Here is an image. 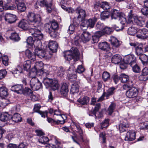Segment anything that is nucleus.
Returning a JSON list of instances; mask_svg holds the SVG:
<instances>
[{"instance_id": "5", "label": "nucleus", "mask_w": 148, "mask_h": 148, "mask_svg": "<svg viewBox=\"0 0 148 148\" xmlns=\"http://www.w3.org/2000/svg\"><path fill=\"white\" fill-rule=\"evenodd\" d=\"M27 19L33 23V27L37 28L40 26L41 21V17L38 14H36L32 12H29L27 14Z\"/></svg>"}, {"instance_id": "41", "label": "nucleus", "mask_w": 148, "mask_h": 148, "mask_svg": "<svg viewBox=\"0 0 148 148\" xmlns=\"http://www.w3.org/2000/svg\"><path fill=\"white\" fill-rule=\"evenodd\" d=\"M59 118L60 120H58L56 121L58 122L57 125L59 123L61 124H64L65 122V120L66 119V117L64 114H61L59 116Z\"/></svg>"}, {"instance_id": "47", "label": "nucleus", "mask_w": 148, "mask_h": 148, "mask_svg": "<svg viewBox=\"0 0 148 148\" xmlns=\"http://www.w3.org/2000/svg\"><path fill=\"white\" fill-rule=\"evenodd\" d=\"M99 6L103 10H108L110 8L109 4L106 2H101L99 5Z\"/></svg>"}, {"instance_id": "57", "label": "nucleus", "mask_w": 148, "mask_h": 148, "mask_svg": "<svg viewBox=\"0 0 148 148\" xmlns=\"http://www.w3.org/2000/svg\"><path fill=\"white\" fill-rule=\"evenodd\" d=\"M100 16L102 20H104L108 18L109 17L108 13L106 11L103 12L101 13Z\"/></svg>"}, {"instance_id": "37", "label": "nucleus", "mask_w": 148, "mask_h": 148, "mask_svg": "<svg viewBox=\"0 0 148 148\" xmlns=\"http://www.w3.org/2000/svg\"><path fill=\"white\" fill-rule=\"evenodd\" d=\"M102 78L104 82L108 81L110 79V74L107 71H104L102 73Z\"/></svg>"}, {"instance_id": "53", "label": "nucleus", "mask_w": 148, "mask_h": 148, "mask_svg": "<svg viewBox=\"0 0 148 148\" xmlns=\"http://www.w3.org/2000/svg\"><path fill=\"white\" fill-rule=\"evenodd\" d=\"M101 107V104L100 103H97L95 106L92 112V114L95 116V118L96 119L97 118V117L96 116V114L97 112L99 109Z\"/></svg>"}, {"instance_id": "22", "label": "nucleus", "mask_w": 148, "mask_h": 148, "mask_svg": "<svg viewBox=\"0 0 148 148\" xmlns=\"http://www.w3.org/2000/svg\"><path fill=\"white\" fill-rule=\"evenodd\" d=\"M111 16L112 19H116L121 15H123V13L120 12L119 11L115 9H113L111 12Z\"/></svg>"}, {"instance_id": "52", "label": "nucleus", "mask_w": 148, "mask_h": 148, "mask_svg": "<svg viewBox=\"0 0 148 148\" xmlns=\"http://www.w3.org/2000/svg\"><path fill=\"white\" fill-rule=\"evenodd\" d=\"M10 38L11 40L15 41H19L20 39L18 34L15 33L11 34Z\"/></svg>"}, {"instance_id": "2", "label": "nucleus", "mask_w": 148, "mask_h": 148, "mask_svg": "<svg viewBox=\"0 0 148 148\" xmlns=\"http://www.w3.org/2000/svg\"><path fill=\"white\" fill-rule=\"evenodd\" d=\"M45 27L47 32L49 33L51 37L53 38L58 37L59 34L57 31L58 25L57 22H52L45 24Z\"/></svg>"}, {"instance_id": "9", "label": "nucleus", "mask_w": 148, "mask_h": 148, "mask_svg": "<svg viewBox=\"0 0 148 148\" xmlns=\"http://www.w3.org/2000/svg\"><path fill=\"white\" fill-rule=\"evenodd\" d=\"M35 52L36 55L40 58L48 59L51 58L52 55L51 53H50V55H48L44 50L41 49H36Z\"/></svg>"}, {"instance_id": "64", "label": "nucleus", "mask_w": 148, "mask_h": 148, "mask_svg": "<svg viewBox=\"0 0 148 148\" xmlns=\"http://www.w3.org/2000/svg\"><path fill=\"white\" fill-rule=\"evenodd\" d=\"M47 121L48 122L51 123L53 126H55L57 125V123L58 122H57L56 121H55L51 118H49L47 117Z\"/></svg>"}, {"instance_id": "55", "label": "nucleus", "mask_w": 148, "mask_h": 148, "mask_svg": "<svg viewBox=\"0 0 148 148\" xmlns=\"http://www.w3.org/2000/svg\"><path fill=\"white\" fill-rule=\"evenodd\" d=\"M132 70L133 71L136 73H140V66L136 63L132 65Z\"/></svg>"}, {"instance_id": "34", "label": "nucleus", "mask_w": 148, "mask_h": 148, "mask_svg": "<svg viewBox=\"0 0 148 148\" xmlns=\"http://www.w3.org/2000/svg\"><path fill=\"white\" fill-rule=\"evenodd\" d=\"M139 59L143 65L146 66L148 65V56L144 54H142L140 56Z\"/></svg>"}, {"instance_id": "30", "label": "nucleus", "mask_w": 148, "mask_h": 148, "mask_svg": "<svg viewBox=\"0 0 148 148\" xmlns=\"http://www.w3.org/2000/svg\"><path fill=\"white\" fill-rule=\"evenodd\" d=\"M121 57L120 55L116 54L112 56L111 61L113 63L116 64H118L121 62Z\"/></svg>"}, {"instance_id": "43", "label": "nucleus", "mask_w": 148, "mask_h": 148, "mask_svg": "<svg viewBox=\"0 0 148 148\" xmlns=\"http://www.w3.org/2000/svg\"><path fill=\"white\" fill-rule=\"evenodd\" d=\"M18 11L21 12L24 11L26 9V7L24 3H18L16 4Z\"/></svg>"}, {"instance_id": "35", "label": "nucleus", "mask_w": 148, "mask_h": 148, "mask_svg": "<svg viewBox=\"0 0 148 148\" xmlns=\"http://www.w3.org/2000/svg\"><path fill=\"white\" fill-rule=\"evenodd\" d=\"M143 49L144 46L142 44L139 45L137 47H136L135 49L136 54L140 56L142 54H143V53L144 52Z\"/></svg>"}, {"instance_id": "54", "label": "nucleus", "mask_w": 148, "mask_h": 148, "mask_svg": "<svg viewBox=\"0 0 148 148\" xmlns=\"http://www.w3.org/2000/svg\"><path fill=\"white\" fill-rule=\"evenodd\" d=\"M124 16L125 15L123 13V15H121L119 17V21L120 23L123 25L125 24L126 23H128L127 22L128 20L127 21L126 20V18ZM128 24L129 23H128Z\"/></svg>"}, {"instance_id": "20", "label": "nucleus", "mask_w": 148, "mask_h": 148, "mask_svg": "<svg viewBox=\"0 0 148 148\" xmlns=\"http://www.w3.org/2000/svg\"><path fill=\"white\" fill-rule=\"evenodd\" d=\"M76 12L78 14V18H81V19L84 20L86 16V15L85 11L80 8H77L76 9Z\"/></svg>"}, {"instance_id": "48", "label": "nucleus", "mask_w": 148, "mask_h": 148, "mask_svg": "<svg viewBox=\"0 0 148 148\" xmlns=\"http://www.w3.org/2000/svg\"><path fill=\"white\" fill-rule=\"evenodd\" d=\"M64 72L65 70L62 67H60L57 69V75L60 77H62L64 75Z\"/></svg>"}, {"instance_id": "46", "label": "nucleus", "mask_w": 148, "mask_h": 148, "mask_svg": "<svg viewBox=\"0 0 148 148\" xmlns=\"http://www.w3.org/2000/svg\"><path fill=\"white\" fill-rule=\"evenodd\" d=\"M39 142L42 144H47L49 141L48 137L45 136H42L39 139Z\"/></svg>"}, {"instance_id": "6", "label": "nucleus", "mask_w": 148, "mask_h": 148, "mask_svg": "<svg viewBox=\"0 0 148 148\" xmlns=\"http://www.w3.org/2000/svg\"><path fill=\"white\" fill-rule=\"evenodd\" d=\"M52 0H43L41 1V0H38L36 3V7L38 8V6L40 7L45 6L46 7L47 11L48 13H50L51 12L52 10V8L51 6Z\"/></svg>"}, {"instance_id": "14", "label": "nucleus", "mask_w": 148, "mask_h": 148, "mask_svg": "<svg viewBox=\"0 0 148 148\" xmlns=\"http://www.w3.org/2000/svg\"><path fill=\"white\" fill-rule=\"evenodd\" d=\"M115 89L114 87H112L109 88L108 89L107 92H104L102 95L99 99V100L97 101H103V100L104 96L108 97L112 95L114 93V91Z\"/></svg>"}, {"instance_id": "36", "label": "nucleus", "mask_w": 148, "mask_h": 148, "mask_svg": "<svg viewBox=\"0 0 148 148\" xmlns=\"http://www.w3.org/2000/svg\"><path fill=\"white\" fill-rule=\"evenodd\" d=\"M89 98L85 96L82 98L79 99L77 100V101L80 104L83 105H86L89 101Z\"/></svg>"}, {"instance_id": "21", "label": "nucleus", "mask_w": 148, "mask_h": 148, "mask_svg": "<svg viewBox=\"0 0 148 148\" xmlns=\"http://www.w3.org/2000/svg\"><path fill=\"white\" fill-rule=\"evenodd\" d=\"M135 135L136 134L134 131H129L127 133L125 140L132 141L135 139Z\"/></svg>"}, {"instance_id": "60", "label": "nucleus", "mask_w": 148, "mask_h": 148, "mask_svg": "<svg viewBox=\"0 0 148 148\" xmlns=\"http://www.w3.org/2000/svg\"><path fill=\"white\" fill-rule=\"evenodd\" d=\"M112 79L113 80L115 84H117L119 80L121 79L120 77H119L116 75H114L112 77Z\"/></svg>"}, {"instance_id": "25", "label": "nucleus", "mask_w": 148, "mask_h": 148, "mask_svg": "<svg viewBox=\"0 0 148 148\" xmlns=\"http://www.w3.org/2000/svg\"><path fill=\"white\" fill-rule=\"evenodd\" d=\"M91 37V36L88 32H84L81 35L80 38L84 42H85L88 41Z\"/></svg>"}, {"instance_id": "61", "label": "nucleus", "mask_w": 148, "mask_h": 148, "mask_svg": "<svg viewBox=\"0 0 148 148\" xmlns=\"http://www.w3.org/2000/svg\"><path fill=\"white\" fill-rule=\"evenodd\" d=\"M75 27L74 25L71 24L69 27L68 32L70 34H73L74 32Z\"/></svg>"}, {"instance_id": "10", "label": "nucleus", "mask_w": 148, "mask_h": 148, "mask_svg": "<svg viewBox=\"0 0 148 148\" xmlns=\"http://www.w3.org/2000/svg\"><path fill=\"white\" fill-rule=\"evenodd\" d=\"M18 26L19 27L25 30L30 28L29 31L31 29L33 28L32 24L29 25L28 21L25 20H23L21 21L18 24Z\"/></svg>"}, {"instance_id": "58", "label": "nucleus", "mask_w": 148, "mask_h": 148, "mask_svg": "<svg viewBox=\"0 0 148 148\" xmlns=\"http://www.w3.org/2000/svg\"><path fill=\"white\" fill-rule=\"evenodd\" d=\"M82 21V23L81 24V28L83 29H86L88 27L87 23H86V20H83L81 19Z\"/></svg>"}, {"instance_id": "42", "label": "nucleus", "mask_w": 148, "mask_h": 148, "mask_svg": "<svg viewBox=\"0 0 148 148\" xmlns=\"http://www.w3.org/2000/svg\"><path fill=\"white\" fill-rule=\"evenodd\" d=\"M31 66V62L30 60H28L25 61L23 64V67L24 69L28 71Z\"/></svg>"}, {"instance_id": "18", "label": "nucleus", "mask_w": 148, "mask_h": 148, "mask_svg": "<svg viewBox=\"0 0 148 148\" xmlns=\"http://www.w3.org/2000/svg\"><path fill=\"white\" fill-rule=\"evenodd\" d=\"M120 123L119 125V128L120 131L121 132L125 131L126 128L129 126L127 120L124 119L122 121H120Z\"/></svg>"}, {"instance_id": "24", "label": "nucleus", "mask_w": 148, "mask_h": 148, "mask_svg": "<svg viewBox=\"0 0 148 148\" xmlns=\"http://www.w3.org/2000/svg\"><path fill=\"white\" fill-rule=\"evenodd\" d=\"M26 56L31 60L34 61L36 60V54L30 50L27 49L25 52Z\"/></svg>"}, {"instance_id": "44", "label": "nucleus", "mask_w": 148, "mask_h": 148, "mask_svg": "<svg viewBox=\"0 0 148 148\" xmlns=\"http://www.w3.org/2000/svg\"><path fill=\"white\" fill-rule=\"evenodd\" d=\"M75 126L77 128V132L80 135L79 138L82 141H84V139L83 136V131L81 129L80 127L78 125H76Z\"/></svg>"}, {"instance_id": "50", "label": "nucleus", "mask_w": 148, "mask_h": 148, "mask_svg": "<svg viewBox=\"0 0 148 148\" xmlns=\"http://www.w3.org/2000/svg\"><path fill=\"white\" fill-rule=\"evenodd\" d=\"M37 73H39V72L33 68L29 72L30 77L32 78H36V76Z\"/></svg>"}, {"instance_id": "23", "label": "nucleus", "mask_w": 148, "mask_h": 148, "mask_svg": "<svg viewBox=\"0 0 148 148\" xmlns=\"http://www.w3.org/2000/svg\"><path fill=\"white\" fill-rule=\"evenodd\" d=\"M23 89L21 85H17L12 86L11 88V90L17 93L22 94L23 93Z\"/></svg>"}, {"instance_id": "17", "label": "nucleus", "mask_w": 148, "mask_h": 148, "mask_svg": "<svg viewBox=\"0 0 148 148\" xmlns=\"http://www.w3.org/2000/svg\"><path fill=\"white\" fill-rule=\"evenodd\" d=\"M112 32V29L110 27H105L101 31L98 32L96 33V36L97 37H101L102 35L105 34H110Z\"/></svg>"}, {"instance_id": "13", "label": "nucleus", "mask_w": 148, "mask_h": 148, "mask_svg": "<svg viewBox=\"0 0 148 148\" xmlns=\"http://www.w3.org/2000/svg\"><path fill=\"white\" fill-rule=\"evenodd\" d=\"M138 93L137 89L136 88H132L126 91V95L128 97L131 98L136 97Z\"/></svg>"}, {"instance_id": "63", "label": "nucleus", "mask_w": 148, "mask_h": 148, "mask_svg": "<svg viewBox=\"0 0 148 148\" xmlns=\"http://www.w3.org/2000/svg\"><path fill=\"white\" fill-rule=\"evenodd\" d=\"M141 12L143 15L148 17V8L144 6L142 9Z\"/></svg>"}, {"instance_id": "33", "label": "nucleus", "mask_w": 148, "mask_h": 148, "mask_svg": "<svg viewBox=\"0 0 148 148\" xmlns=\"http://www.w3.org/2000/svg\"><path fill=\"white\" fill-rule=\"evenodd\" d=\"M79 85L78 84L76 83H74L71 86V87L70 90L71 93L74 94L77 93L79 91Z\"/></svg>"}, {"instance_id": "16", "label": "nucleus", "mask_w": 148, "mask_h": 148, "mask_svg": "<svg viewBox=\"0 0 148 148\" xmlns=\"http://www.w3.org/2000/svg\"><path fill=\"white\" fill-rule=\"evenodd\" d=\"M16 16L10 13L6 14L5 16L4 19L7 22L12 23L14 22L16 20Z\"/></svg>"}, {"instance_id": "31", "label": "nucleus", "mask_w": 148, "mask_h": 148, "mask_svg": "<svg viewBox=\"0 0 148 148\" xmlns=\"http://www.w3.org/2000/svg\"><path fill=\"white\" fill-rule=\"evenodd\" d=\"M11 118V115L7 113L1 114L0 116V120L2 121H7L9 120Z\"/></svg>"}, {"instance_id": "51", "label": "nucleus", "mask_w": 148, "mask_h": 148, "mask_svg": "<svg viewBox=\"0 0 148 148\" xmlns=\"http://www.w3.org/2000/svg\"><path fill=\"white\" fill-rule=\"evenodd\" d=\"M116 107V104L112 103L108 108V112L110 115H111L114 112Z\"/></svg>"}, {"instance_id": "7", "label": "nucleus", "mask_w": 148, "mask_h": 148, "mask_svg": "<svg viewBox=\"0 0 148 148\" xmlns=\"http://www.w3.org/2000/svg\"><path fill=\"white\" fill-rule=\"evenodd\" d=\"M44 66V64L42 62H36L34 65V69L37 71L40 75L43 76H46L48 75L49 73L48 72H46L43 70Z\"/></svg>"}, {"instance_id": "27", "label": "nucleus", "mask_w": 148, "mask_h": 148, "mask_svg": "<svg viewBox=\"0 0 148 148\" xmlns=\"http://www.w3.org/2000/svg\"><path fill=\"white\" fill-rule=\"evenodd\" d=\"M40 108V106L39 104H35L34 109V111L35 112H38L42 117L45 118L46 116H47V112H42L39 111Z\"/></svg>"}, {"instance_id": "38", "label": "nucleus", "mask_w": 148, "mask_h": 148, "mask_svg": "<svg viewBox=\"0 0 148 148\" xmlns=\"http://www.w3.org/2000/svg\"><path fill=\"white\" fill-rule=\"evenodd\" d=\"M59 87V84L57 80L52 79V82H51L49 87H50L53 90H56L58 89Z\"/></svg>"}, {"instance_id": "1", "label": "nucleus", "mask_w": 148, "mask_h": 148, "mask_svg": "<svg viewBox=\"0 0 148 148\" xmlns=\"http://www.w3.org/2000/svg\"><path fill=\"white\" fill-rule=\"evenodd\" d=\"M134 22L138 26L143 27L145 24V20L142 17H138L134 14L133 10H131L128 15V19L127 22L128 23L132 24Z\"/></svg>"}, {"instance_id": "26", "label": "nucleus", "mask_w": 148, "mask_h": 148, "mask_svg": "<svg viewBox=\"0 0 148 148\" xmlns=\"http://www.w3.org/2000/svg\"><path fill=\"white\" fill-rule=\"evenodd\" d=\"M22 121V118L20 114L18 113L14 114L10 119V122L12 123H18Z\"/></svg>"}, {"instance_id": "59", "label": "nucleus", "mask_w": 148, "mask_h": 148, "mask_svg": "<svg viewBox=\"0 0 148 148\" xmlns=\"http://www.w3.org/2000/svg\"><path fill=\"white\" fill-rule=\"evenodd\" d=\"M132 59L131 55H129L125 56L123 59V61L125 63L129 64H130V60Z\"/></svg>"}, {"instance_id": "45", "label": "nucleus", "mask_w": 148, "mask_h": 148, "mask_svg": "<svg viewBox=\"0 0 148 148\" xmlns=\"http://www.w3.org/2000/svg\"><path fill=\"white\" fill-rule=\"evenodd\" d=\"M121 82L123 83L127 82L129 79V77L128 76L125 74H122L120 75Z\"/></svg>"}, {"instance_id": "4", "label": "nucleus", "mask_w": 148, "mask_h": 148, "mask_svg": "<svg viewBox=\"0 0 148 148\" xmlns=\"http://www.w3.org/2000/svg\"><path fill=\"white\" fill-rule=\"evenodd\" d=\"M79 53L77 48L73 47L70 50L64 52V56L67 60L69 61L73 59L74 61H77L79 58Z\"/></svg>"}, {"instance_id": "8", "label": "nucleus", "mask_w": 148, "mask_h": 148, "mask_svg": "<svg viewBox=\"0 0 148 148\" xmlns=\"http://www.w3.org/2000/svg\"><path fill=\"white\" fill-rule=\"evenodd\" d=\"M30 86L34 90H37L42 87V84L37 78H32L30 82Z\"/></svg>"}, {"instance_id": "29", "label": "nucleus", "mask_w": 148, "mask_h": 148, "mask_svg": "<svg viewBox=\"0 0 148 148\" xmlns=\"http://www.w3.org/2000/svg\"><path fill=\"white\" fill-rule=\"evenodd\" d=\"M8 95L7 89L5 87H0V97L2 98L7 97Z\"/></svg>"}, {"instance_id": "11", "label": "nucleus", "mask_w": 148, "mask_h": 148, "mask_svg": "<svg viewBox=\"0 0 148 148\" xmlns=\"http://www.w3.org/2000/svg\"><path fill=\"white\" fill-rule=\"evenodd\" d=\"M137 37L141 39H145L148 37V30L146 29H140L137 32Z\"/></svg>"}, {"instance_id": "19", "label": "nucleus", "mask_w": 148, "mask_h": 148, "mask_svg": "<svg viewBox=\"0 0 148 148\" xmlns=\"http://www.w3.org/2000/svg\"><path fill=\"white\" fill-rule=\"evenodd\" d=\"M49 47L50 50L49 55H50V53L52 54L53 53L56 52L57 51L58 45L56 42H50L49 44Z\"/></svg>"}, {"instance_id": "32", "label": "nucleus", "mask_w": 148, "mask_h": 148, "mask_svg": "<svg viewBox=\"0 0 148 148\" xmlns=\"http://www.w3.org/2000/svg\"><path fill=\"white\" fill-rule=\"evenodd\" d=\"M86 20V22L87 23L88 27L92 28L97 21V18L96 17H94L92 19L90 18Z\"/></svg>"}, {"instance_id": "49", "label": "nucleus", "mask_w": 148, "mask_h": 148, "mask_svg": "<svg viewBox=\"0 0 148 148\" xmlns=\"http://www.w3.org/2000/svg\"><path fill=\"white\" fill-rule=\"evenodd\" d=\"M127 33L130 35H134L136 33V30L134 27H131L127 30Z\"/></svg>"}, {"instance_id": "62", "label": "nucleus", "mask_w": 148, "mask_h": 148, "mask_svg": "<svg viewBox=\"0 0 148 148\" xmlns=\"http://www.w3.org/2000/svg\"><path fill=\"white\" fill-rule=\"evenodd\" d=\"M108 119H105L104 121L101 123V126L102 129L107 127L108 126Z\"/></svg>"}, {"instance_id": "15", "label": "nucleus", "mask_w": 148, "mask_h": 148, "mask_svg": "<svg viewBox=\"0 0 148 148\" xmlns=\"http://www.w3.org/2000/svg\"><path fill=\"white\" fill-rule=\"evenodd\" d=\"M69 92L68 86L66 83H64L60 88V94L64 97H66Z\"/></svg>"}, {"instance_id": "3", "label": "nucleus", "mask_w": 148, "mask_h": 148, "mask_svg": "<svg viewBox=\"0 0 148 148\" xmlns=\"http://www.w3.org/2000/svg\"><path fill=\"white\" fill-rule=\"evenodd\" d=\"M29 33L32 35L34 38H35L37 39H34L33 47L36 48L40 47L42 45L40 40L43 37V35L40 31L36 28H32L29 31Z\"/></svg>"}, {"instance_id": "28", "label": "nucleus", "mask_w": 148, "mask_h": 148, "mask_svg": "<svg viewBox=\"0 0 148 148\" xmlns=\"http://www.w3.org/2000/svg\"><path fill=\"white\" fill-rule=\"evenodd\" d=\"M98 46L100 49L105 51H109L110 49L109 44L106 42L99 43Z\"/></svg>"}, {"instance_id": "12", "label": "nucleus", "mask_w": 148, "mask_h": 148, "mask_svg": "<svg viewBox=\"0 0 148 148\" xmlns=\"http://www.w3.org/2000/svg\"><path fill=\"white\" fill-rule=\"evenodd\" d=\"M110 41L111 44L112 45V49H114V52L117 51L118 50V48L121 45L120 42L113 36L111 37Z\"/></svg>"}, {"instance_id": "56", "label": "nucleus", "mask_w": 148, "mask_h": 148, "mask_svg": "<svg viewBox=\"0 0 148 148\" xmlns=\"http://www.w3.org/2000/svg\"><path fill=\"white\" fill-rule=\"evenodd\" d=\"M32 93L33 92L30 89L26 87L24 89H23L22 94L26 95H31Z\"/></svg>"}, {"instance_id": "39", "label": "nucleus", "mask_w": 148, "mask_h": 148, "mask_svg": "<svg viewBox=\"0 0 148 148\" xmlns=\"http://www.w3.org/2000/svg\"><path fill=\"white\" fill-rule=\"evenodd\" d=\"M26 42L27 44V47L29 48H31L34 47V40H33V38L29 36L28 38L26 40Z\"/></svg>"}, {"instance_id": "40", "label": "nucleus", "mask_w": 148, "mask_h": 148, "mask_svg": "<svg viewBox=\"0 0 148 148\" xmlns=\"http://www.w3.org/2000/svg\"><path fill=\"white\" fill-rule=\"evenodd\" d=\"M43 82L46 87L48 88L50 87L51 82H52V79L48 78H44Z\"/></svg>"}]
</instances>
